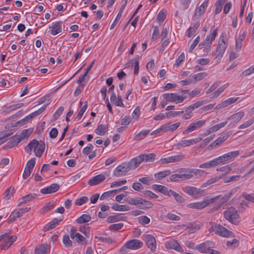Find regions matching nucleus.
I'll use <instances>...</instances> for the list:
<instances>
[{"label":"nucleus","mask_w":254,"mask_h":254,"mask_svg":"<svg viewBox=\"0 0 254 254\" xmlns=\"http://www.w3.org/2000/svg\"><path fill=\"white\" fill-rule=\"evenodd\" d=\"M32 131L30 129H24L19 134L14 135L4 146V149L11 148L16 146L20 141L27 139Z\"/></svg>","instance_id":"obj_1"},{"label":"nucleus","mask_w":254,"mask_h":254,"mask_svg":"<svg viewBox=\"0 0 254 254\" xmlns=\"http://www.w3.org/2000/svg\"><path fill=\"white\" fill-rule=\"evenodd\" d=\"M136 168L137 166L132 159L129 162H124L118 166L113 172V176L117 177L125 176L130 170Z\"/></svg>","instance_id":"obj_2"},{"label":"nucleus","mask_w":254,"mask_h":254,"mask_svg":"<svg viewBox=\"0 0 254 254\" xmlns=\"http://www.w3.org/2000/svg\"><path fill=\"white\" fill-rule=\"evenodd\" d=\"M224 218L234 225H238L241 221V218L237 210L233 207H231L224 213Z\"/></svg>","instance_id":"obj_3"},{"label":"nucleus","mask_w":254,"mask_h":254,"mask_svg":"<svg viewBox=\"0 0 254 254\" xmlns=\"http://www.w3.org/2000/svg\"><path fill=\"white\" fill-rule=\"evenodd\" d=\"M210 228L209 229L210 232L213 231L217 235L222 237H232L233 234L232 232L228 230L220 224H217L214 222H210Z\"/></svg>","instance_id":"obj_4"},{"label":"nucleus","mask_w":254,"mask_h":254,"mask_svg":"<svg viewBox=\"0 0 254 254\" xmlns=\"http://www.w3.org/2000/svg\"><path fill=\"white\" fill-rule=\"evenodd\" d=\"M218 198L219 196H216L214 197H212L209 199L205 198L202 201L190 203L188 205V206L190 208L202 209L207 207L209 204L214 203L216 200L218 199Z\"/></svg>","instance_id":"obj_5"},{"label":"nucleus","mask_w":254,"mask_h":254,"mask_svg":"<svg viewBox=\"0 0 254 254\" xmlns=\"http://www.w3.org/2000/svg\"><path fill=\"white\" fill-rule=\"evenodd\" d=\"M214 26L212 27L210 34L206 36L205 41L200 43L199 44V46H206L207 52H209L210 50V46L212 42L215 39L217 35V29H214Z\"/></svg>","instance_id":"obj_6"},{"label":"nucleus","mask_w":254,"mask_h":254,"mask_svg":"<svg viewBox=\"0 0 254 254\" xmlns=\"http://www.w3.org/2000/svg\"><path fill=\"white\" fill-rule=\"evenodd\" d=\"M183 191L194 198H198L204 195V191L193 187L186 186L183 188Z\"/></svg>","instance_id":"obj_7"},{"label":"nucleus","mask_w":254,"mask_h":254,"mask_svg":"<svg viewBox=\"0 0 254 254\" xmlns=\"http://www.w3.org/2000/svg\"><path fill=\"white\" fill-rule=\"evenodd\" d=\"M156 155L154 153L142 154L133 158V160L137 167L143 162H153L155 160Z\"/></svg>","instance_id":"obj_8"},{"label":"nucleus","mask_w":254,"mask_h":254,"mask_svg":"<svg viewBox=\"0 0 254 254\" xmlns=\"http://www.w3.org/2000/svg\"><path fill=\"white\" fill-rule=\"evenodd\" d=\"M0 239L2 240V243L0 245L1 249L6 250L16 241L17 237L15 235L9 236L4 234L0 236Z\"/></svg>","instance_id":"obj_9"},{"label":"nucleus","mask_w":254,"mask_h":254,"mask_svg":"<svg viewBox=\"0 0 254 254\" xmlns=\"http://www.w3.org/2000/svg\"><path fill=\"white\" fill-rule=\"evenodd\" d=\"M226 48L227 44L224 39H222L221 36L219 39L216 51L214 53H213L212 55L216 56L215 59H217L218 60H220L223 57Z\"/></svg>","instance_id":"obj_10"},{"label":"nucleus","mask_w":254,"mask_h":254,"mask_svg":"<svg viewBox=\"0 0 254 254\" xmlns=\"http://www.w3.org/2000/svg\"><path fill=\"white\" fill-rule=\"evenodd\" d=\"M143 240L145 242L147 247L152 252H154L156 249V241L155 237L150 234L144 235Z\"/></svg>","instance_id":"obj_11"},{"label":"nucleus","mask_w":254,"mask_h":254,"mask_svg":"<svg viewBox=\"0 0 254 254\" xmlns=\"http://www.w3.org/2000/svg\"><path fill=\"white\" fill-rule=\"evenodd\" d=\"M163 97L167 102L182 103L186 98L178 95L176 93H165L163 94Z\"/></svg>","instance_id":"obj_12"},{"label":"nucleus","mask_w":254,"mask_h":254,"mask_svg":"<svg viewBox=\"0 0 254 254\" xmlns=\"http://www.w3.org/2000/svg\"><path fill=\"white\" fill-rule=\"evenodd\" d=\"M205 124V121L200 120L195 123H192L190 124L187 128L183 132V134L186 135L190 133L192 131L201 127Z\"/></svg>","instance_id":"obj_13"},{"label":"nucleus","mask_w":254,"mask_h":254,"mask_svg":"<svg viewBox=\"0 0 254 254\" xmlns=\"http://www.w3.org/2000/svg\"><path fill=\"white\" fill-rule=\"evenodd\" d=\"M30 209V207H26L19 209L17 211H13L8 218V221L9 222L14 221L16 218L22 216L23 214L28 212Z\"/></svg>","instance_id":"obj_14"},{"label":"nucleus","mask_w":254,"mask_h":254,"mask_svg":"<svg viewBox=\"0 0 254 254\" xmlns=\"http://www.w3.org/2000/svg\"><path fill=\"white\" fill-rule=\"evenodd\" d=\"M143 246V243L137 239H133L127 242L125 246L129 249L137 250L141 248Z\"/></svg>","instance_id":"obj_15"},{"label":"nucleus","mask_w":254,"mask_h":254,"mask_svg":"<svg viewBox=\"0 0 254 254\" xmlns=\"http://www.w3.org/2000/svg\"><path fill=\"white\" fill-rule=\"evenodd\" d=\"M165 246L166 248L168 249H174L178 252L183 251V248L181 247L179 243L174 239L166 242Z\"/></svg>","instance_id":"obj_16"},{"label":"nucleus","mask_w":254,"mask_h":254,"mask_svg":"<svg viewBox=\"0 0 254 254\" xmlns=\"http://www.w3.org/2000/svg\"><path fill=\"white\" fill-rule=\"evenodd\" d=\"M213 247V243L211 241H207L197 245L196 249L201 253H207L210 250V248Z\"/></svg>","instance_id":"obj_17"},{"label":"nucleus","mask_w":254,"mask_h":254,"mask_svg":"<svg viewBox=\"0 0 254 254\" xmlns=\"http://www.w3.org/2000/svg\"><path fill=\"white\" fill-rule=\"evenodd\" d=\"M198 142V138L182 140L177 144V148L178 149H180L182 148L186 147L191 145L195 144Z\"/></svg>","instance_id":"obj_18"},{"label":"nucleus","mask_w":254,"mask_h":254,"mask_svg":"<svg viewBox=\"0 0 254 254\" xmlns=\"http://www.w3.org/2000/svg\"><path fill=\"white\" fill-rule=\"evenodd\" d=\"M181 123L179 122L174 124L169 123L161 126V129H162L163 132H173L179 127Z\"/></svg>","instance_id":"obj_19"},{"label":"nucleus","mask_w":254,"mask_h":254,"mask_svg":"<svg viewBox=\"0 0 254 254\" xmlns=\"http://www.w3.org/2000/svg\"><path fill=\"white\" fill-rule=\"evenodd\" d=\"M51 246L48 244H43L36 247L35 254H47L50 252Z\"/></svg>","instance_id":"obj_20"},{"label":"nucleus","mask_w":254,"mask_h":254,"mask_svg":"<svg viewBox=\"0 0 254 254\" xmlns=\"http://www.w3.org/2000/svg\"><path fill=\"white\" fill-rule=\"evenodd\" d=\"M35 146L34 153L35 155L37 157H41L45 150V143L42 141L39 142L37 140V143L35 144Z\"/></svg>","instance_id":"obj_21"},{"label":"nucleus","mask_w":254,"mask_h":254,"mask_svg":"<svg viewBox=\"0 0 254 254\" xmlns=\"http://www.w3.org/2000/svg\"><path fill=\"white\" fill-rule=\"evenodd\" d=\"M106 179V177L103 174H99L92 177L88 181V184L90 186H95L102 182H103Z\"/></svg>","instance_id":"obj_22"},{"label":"nucleus","mask_w":254,"mask_h":254,"mask_svg":"<svg viewBox=\"0 0 254 254\" xmlns=\"http://www.w3.org/2000/svg\"><path fill=\"white\" fill-rule=\"evenodd\" d=\"M208 0H205L198 7H197L195 10L194 17L199 18L204 13L205 10L207 6Z\"/></svg>","instance_id":"obj_23"},{"label":"nucleus","mask_w":254,"mask_h":254,"mask_svg":"<svg viewBox=\"0 0 254 254\" xmlns=\"http://www.w3.org/2000/svg\"><path fill=\"white\" fill-rule=\"evenodd\" d=\"M60 188V186L58 184H53L50 186L42 189L40 192L42 194H49L54 193L57 191Z\"/></svg>","instance_id":"obj_24"},{"label":"nucleus","mask_w":254,"mask_h":254,"mask_svg":"<svg viewBox=\"0 0 254 254\" xmlns=\"http://www.w3.org/2000/svg\"><path fill=\"white\" fill-rule=\"evenodd\" d=\"M244 115V112L240 111L231 115L228 118V120L230 122L231 124H236L241 121Z\"/></svg>","instance_id":"obj_25"},{"label":"nucleus","mask_w":254,"mask_h":254,"mask_svg":"<svg viewBox=\"0 0 254 254\" xmlns=\"http://www.w3.org/2000/svg\"><path fill=\"white\" fill-rule=\"evenodd\" d=\"M127 217L123 214H118L115 215H111L107 218L106 221L109 223L118 222L121 220H125Z\"/></svg>","instance_id":"obj_26"},{"label":"nucleus","mask_w":254,"mask_h":254,"mask_svg":"<svg viewBox=\"0 0 254 254\" xmlns=\"http://www.w3.org/2000/svg\"><path fill=\"white\" fill-rule=\"evenodd\" d=\"M247 34L246 31H244L241 35H239L236 39V50L240 51L242 47V41L245 39Z\"/></svg>","instance_id":"obj_27"},{"label":"nucleus","mask_w":254,"mask_h":254,"mask_svg":"<svg viewBox=\"0 0 254 254\" xmlns=\"http://www.w3.org/2000/svg\"><path fill=\"white\" fill-rule=\"evenodd\" d=\"M186 172H188L189 173L180 174L181 180H187L190 179L191 178H192V177H193V175L192 174V173H194L196 174L197 172H203V171L200 170L198 169H197V170L190 169L188 171H186Z\"/></svg>","instance_id":"obj_28"},{"label":"nucleus","mask_w":254,"mask_h":254,"mask_svg":"<svg viewBox=\"0 0 254 254\" xmlns=\"http://www.w3.org/2000/svg\"><path fill=\"white\" fill-rule=\"evenodd\" d=\"M153 188L154 190L159 191L166 195L171 196V192H169V190L165 186L160 185H154Z\"/></svg>","instance_id":"obj_29"},{"label":"nucleus","mask_w":254,"mask_h":254,"mask_svg":"<svg viewBox=\"0 0 254 254\" xmlns=\"http://www.w3.org/2000/svg\"><path fill=\"white\" fill-rule=\"evenodd\" d=\"M153 206V204L152 202L141 198L138 207L141 209H146L151 208Z\"/></svg>","instance_id":"obj_30"},{"label":"nucleus","mask_w":254,"mask_h":254,"mask_svg":"<svg viewBox=\"0 0 254 254\" xmlns=\"http://www.w3.org/2000/svg\"><path fill=\"white\" fill-rule=\"evenodd\" d=\"M227 201L228 198L227 197H222L219 201L211 209H210V211L211 212H213L218 210Z\"/></svg>","instance_id":"obj_31"},{"label":"nucleus","mask_w":254,"mask_h":254,"mask_svg":"<svg viewBox=\"0 0 254 254\" xmlns=\"http://www.w3.org/2000/svg\"><path fill=\"white\" fill-rule=\"evenodd\" d=\"M53 29L51 31V34L56 35L62 31V26L60 22L57 21L53 23Z\"/></svg>","instance_id":"obj_32"},{"label":"nucleus","mask_w":254,"mask_h":254,"mask_svg":"<svg viewBox=\"0 0 254 254\" xmlns=\"http://www.w3.org/2000/svg\"><path fill=\"white\" fill-rule=\"evenodd\" d=\"M127 4L124 3L122 6L121 7L119 12L117 15V16L116 17L115 20H114V22L112 23V24L110 26V29H113L115 26L117 24L118 20L120 19L121 17L122 16V13L125 9V7H126Z\"/></svg>","instance_id":"obj_33"},{"label":"nucleus","mask_w":254,"mask_h":254,"mask_svg":"<svg viewBox=\"0 0 254 254\" xmlns=\"http://www.w3.org/2000/svg\"><path fill=\"white\" fill-rule=\"evenodd\" d=\"M200 23L199 22L195 23L192 26H190L187 31V36L189 37L192 36L196 31L199 27Z\"/></svg>","instance_id":"obj_34"},{"label":"nucleus","mask_w":254,"mask_h":254,"mask_svg":"<svg viewBox=\"0 0 254 254\" xmlns=\"http://www.w3.org/2000/svg\"><path fill=\"white\" fill-rule=\"evenodd\" d=\"M108 126L105 125H100L95 129V133L100 135H104L108 130Z\"/></svg>","instance_id":"obj_35"},{"label":"nucleus","mask_w":254,"mask_h":254,"mask_svg":"<svg viewBox=\"0 0 254 254\" xmlns=\"http://www.w3.org/2000/svg\"><path fill=\"white\" fill-rule=\"evenodd\" d=\"M91 219V217L88 214H83L78 217L76 220V222L78 224H82L88 222Z\"/></svg>","instance_id":"obj_36"},{"label":"nucleus","mask_w":254,"mask_h":254,"mask_svg":"<svg viewBox=\"0 0 254 254\" xmlns=\"http://www.w3.org/2000/svg\"><path fill=\"white\" fill-rule=\"evenodd\" d=\"M185 155L182 153H179L178 154L170 156V163H175L182 161L184 159Z\"/></svg>","instance_id":"obj_37"},{"label":"nucleus","mask_w":254,"mask_h":254,"mask_svg":"<svg viewBox=\"0 0 254 254\" xmlns=\"http://www.w3.org/2000/svg\"><path fill=\"white\" fill-rule=\"evenodd\" d=\"M171 173V171L170 170H166L155 174L154 176L156 179L160 180L165 178L166 176L170 175Z\"/></svg>","instance_id":"obj_38"},{"label":"nucleus","mask_w":254,"mask_h":254,"mask_svg":"<svg viewBox=\"0 0 254 254\" xmlns=\"http://www.w3.org/2000/svg\"><path fill=\"white\" fill-rule=\"evenodd\" d=\"M216 165L220 164H225L229 161L226 154L214 159Z\"/></svg>","instance_id":"obj_39"},{"label":"nucleus","mask_w":254,"mask_h":254,"mask_svg":"<svg viewBox=\"0 0 254 254\" xmlns=\"http://www.w3.org/2000/svg\"><path fill=\"white\" fill-rule=\"evenodd\" d=\"M169 192H171L170 193H171V196L172 195L173 196L176 200L179 202V203H183L184 202V199L183 198V197L180 194L178 193L177 192L174 191V190H169Z\"/></svg>","instance_id":"obj_40"},{"label":"nucleus","mask_w":254,"mask_h":254,"mask_svg":"<svg viewBox=\"0 0 254 254\" xmlns=\"http://www.w3.org/2000/svg\"><path fill=\"white\" fill-rule=\"evenodd\" d=\"M112 208L117 211H128L130 209V207L126 205H119L114 204L112 206Z\"/></svg>","instance_id":"obj_41"},{"label":"nucleus","mask_w":254,"mask_h":254,"mask_svg":"<svg viewBox=\"0 0 254 254\" xmlns=\"http://www.w3.org/2000/svg\"><path fill=\"white\" fill-rule=\"evenodd\" d=\"M216 164L215 159H213L208 162L202 164L199 166L200 168H209L216 166Z\"/></svg>","instance_id":"obj_42"},{"label":"nucleus","mask_w":254,"mask_h":254,"mask_svg":"<svg viewBox=\"0 0 254 254\" xmlns=\"http://www.w3.org/2000/svg\"><path fill=\"white\" fill-rule=\"evenodd\" d=\"M54 206L53 202H50L48 203L40 210V213L43 214L47 213L48 211L52 209Z\"/></svg>","instance_id":"obj_43"},{"label":"nucleus","mask_w":254,"mask_h":254,"mask_svg":"<svg viewBox=\"0 0 254 254\" xmlns=\"http://www.w3.org/2000/svg\"><path fill=\"white\" fill-rule=\"evenodd\" d=\"M207 74L205 72H202L200 73H198L197 74H194L193 75L192 78L194 81V82H195L197 81H199L205 77L207 76Z\"/></svg>","instance_id":"obj_44"},{"label":"nucleus","mask_w":254,"mask_h":254,"mask_svg":"<svg viewBox=\"0 0 254 254\" xmlns=\"http://www.w3.org/2000/svg\"><path fill=\"white\" fill-rule=\"evenodd\" d=\"M37 143V140L33 139L32 141L30 142V143L26 146L25 147V151L27 153H29L31 152L32 150L33 149L34 150V148L35 147V144Z\"/></svg>","instance_id":"obj_45"},{"label":"nucleus","mask_w":254,"mask_h":254,"mask_svg":"<svg viewBox=\"0 0 254 254\" xmlns=\"http://www.w3.org/2000/svg\"><path fill=\"white\" fill-rule=\"evenodd\" d=\"M150 130H142L137 133L134 137V140H140L143 137L145 136L149 133Z\"/></svg>","instance_id":"obj_46"},{"label":"nucleus","mask_w":254,"mask_h":254,"mask_svg":"<svg viewBox=\"0 0 254 254\" xmlns=\"http://www.w3.org/2000/svg\"><path fill=\"white\" fill-rule=\"evenodd\" d=\"M63 242L66 247H70L72 245V242L69 239V237L68 235H64V236Z\"/></svg>","instance_id":"obj_47"},{"label":"nucleus","mask_w":254,"mask_h":254,"mask_svg":"<svg viewBox=\"0 0 254 254\" xmlns=\"http://www.w3.org/2000/svg\"><path fill=\"white\" fill-rule=\"evenodd\" d=\"M64 110V108L63 106H61L55 113L52 117V120L55 121L57 120L59 117L61 115L63 111Z\"/></svg>","instance_id":"obj_48"},{"label":"nucleus","mask_w":254,"mask_h":254,"mask_svg":"<svg viewBox=\"0 0 254 254\" xmlns=\"http://www.w3.org/2000/svg\"><path fill=\"white\" fill-rule=\"evenodd\" d=\"M138 220L139 223L143 225L148 224L150 222V218L146 216H141L138 217Z\"/></svg>","instance_id":"obj_49"},{"label":"nucleus","mask_w":254,"mask_h":254,"mask_svg":"<svg viewBox=\"0 0 254 254\" xmlns=\"http://www.w3.org/2000/svg\"><path fill=\"white\" fill-rule=\"evenodd\" d=\"M84 104H85L82 107V108L80 110L79 112H78V114L77 115L76 118H77L78 119V121L81 118L82 115H83L84 113L85 112V111L86 110V109L87 108V106H88L87 102L86 101L84 103Z\"/></svg>","instance_id":"obj_50"},{"label":"nucleus","mask_w":254,"mask_h":254,"mask_svg":"<svg viewBox=\"0 0 254 254\" xmlns=\"http://www.w3.org/2000/svg\"><path fill=\"white\" fill-rule=\"evenodd\" d=\"M141 199V197L130 198L128 200L127 202L131 205H134L138 207Z\"/></svg>","instance_id":"obj_51"},{"label":"nucleus","mask_w":254,"mask_h":254,"mask_svg":"<svg viewBox=\"0 0 254 254\" xmlns=\"http://www.w3.org/2000/svg\"><path fill=\"white\" fill-rule=\"evenodd\" d=\"M35 163V159L34 158H32L27 162L25 168L28 170L32 171Z\"/></svg>","instance_id":"obj_52"},{"label":"nucleus","mask_w":254,"mask_h":254,"mask_svg":"<svg viewBox=\"0 0 254 254\" xmlns=\"http://www.w3.org/2000/svg\"><path fill=\"white\" fill-rule=\"evenodd\" d=\"M13 188L12 189L11 188H9L5 191L4 198L5 200L9 199L13 196Z\"/></svg>","instance_id":"obj_53"},{"label":"nucleus","mask_w":254,"mask_h":254,"mask_svg":"<svg viewBox=\"0 0 254 254\" xmlns=\"http://www.w3.org/2000/svg\"><path fill=\"white\" fill-rule=\"evenodd\" d=\"M166 17V15L165 12L161 10L157 15V20L160 23L163 22L165 20Z\"/></svg>","instance_id":"obj_54"},{"label":"nucleus","mask_w":254,"mask_h":254,"mask_svg":"<svg viewBox=\"0 0 254 254\" xmlns=\"http://www.w3.org/2000/svg\"><path fill=\"white\" fill-rule=\"evenodd\" d=\"M238 99V97H232L224 101L223 102L225 106V107L232 104V103L236 102Z\"/></svg>","instance_id":"obj_55"},{"label":"nucleus","mask_w":254,"mask_h":254,"mask_svg":"<svg viewBox=\"0 0 254 254\" xmlns=\"http://www.w3.org/2000/svg\"><path fill=\"white\" fill-rule=\"evenodd\" d=\"M124 226L123 223H117L114 224H112L110 226L109 229L111 230H115L117 231L123 228Z\"/></svg>","instance_id":"obj_56"},{"label":"nucleus","mask_w":254,"mask_h":254,"mask_svg":"<svg viewBox=\"0 0 254 254\" xmlns=\"http://www.w3.org/2000/svg\"><path fill=\"white\" fill-rule=\"evenodd\" d=\"M239 188V187H235L232 189L230 192L228 193V194L225 195L222 197H227L228 198V201L229 200V199L232 197L233 195L235 194L238 190Z\"/></svg>","instance_id":"obj_57"},{"label":"nucleus","mask_w":254,"mask_h":254,"mask_svg":"<svg viewBox=\"0 0 254 254\" xmlns=\"http://www.w3.org/2000/svg\"><path fill=\"white\" fill-rule=\"evenodd\" d=\"M88 200L87 196H82L76 200L75 203L77 205H81Z\"/></svg>","instance_id":"obj_58"},{"label":"nucleus","mask_w":254,"mask_h":254,"mask_svg":"<svg viewBox=\"0 0 254 254\" xmlns=\"http://www.w3.org/2000/svg\"><path fill=\"white\" fill-rule=\"evenodd\" d=\"M132 187L135 190L138 191H141L144 189L143 186L138 182L133 183L132 185Z\"/></svg>","instance_id":"obj_59"},{"label":"nucleus","mask_w":254,"mask_h":254,"mask_svg":"<svg viewBox=\"0 0 254 254\" xmlns=\"http://www.w3.org/2000/svg\"><path fill=\"white\" fill-rule=\"evenodd\" d=\"M225 87V86H222L219 87L215 92L212 94V98H216L221 94L224 90Z\"/></svg>","instance_id":"obj_60"},{"label":"nucleus","mask_w":254,"mask_h":254,"mask_svg":"<svg viewBox=\"0 0 254 254\" xmlns=\"http://www.w3.org/2000/svg\"><path fill=\"white\" fill-rule=\"evenodd\" d=\"M231 166L230 165H226L217 169V171H220L224 172L225 174L228 173L231 170Z\"/></svg>","instance_id":"obj_61"},{"label":"nucleus","mask_w":254,"mask_h":254,"mask_svg":"<svg viewBox=\"0 0 254 254\" xmlns=\"http://www.w3.org/2000/svg\"><path fill=\"white\" fill-rule=\"evenodd\" d=\"M93 149V146L92 144L89 143L86 147L83 148L82 152L83 154L87 155L92 151Z\"/></svg>","instance_id":"obj_62"},{"label":"nucleus","mask_w":254,"mask_h":254,"mask_svg":"<svg viewBox=\"0 0 254 254\" xmlns=\"http://www.w3.org/2000/svg\"><path fill=\"white\" fill-rule=\"evenodd\" d=\"M185 58V54L182 53L179 58L177 59L176 62V65L179 66L184 61Z\"/></svg>","instance_id":"obj_63"},{"label":"nucleus","mask_w":254,"mask_h":254,"mask_svg":"<svg viewBox=\"0 0 254 254\" xmlns=\"http://www.w3.org/2000/svg\"><path fill=\"white\" fill-rule=\"evenodd\" d=\"M37 195L35 193H31L29 194L28 195H26V196H24L25 200L27 202L31 201L34 199H35L37 197Z\"/></svg>","instance_id":"obj_64"}]
</instances>
